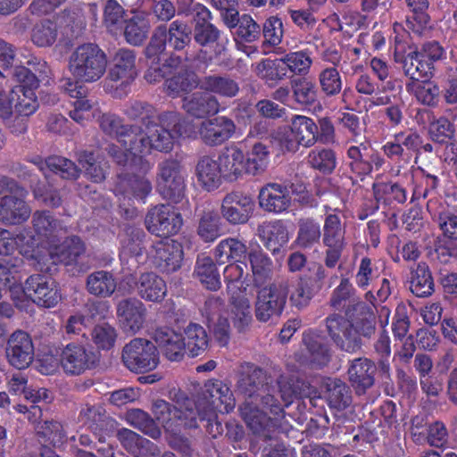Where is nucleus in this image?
<instances>
[{
    "label": "nucleus",
    "instance_id": "13",
    "mask_svg": "<svg viewBox=\"0 0 457 457\" xmlns=\"http://www.w3.org/2000/svg\"><path fill=\"white\" fill-rule=\"evenodd\" d=\"M394 60L402 64L403 73L409 79H417L431 73L430 64L426 60L419 59L418 50L411 49L408 33L395 36Z\"/></svg>",
    "mask_w": 457,
    "mask_h": 457
},
{
    "label": "nucleus",
    "instance_id": "23",
    "mask_svg": "<svg viewBox=\"0 0 457 457\" xmlns=\"http://www.w3.org/2000/svg\"><path fill=\"white\" fill-rule=\"evenodd\" d=\"M258 199L260 207L269 212H282L291 204L289 189L278 183H268L262 187L260 189Z\"/></svg>",
    "mask_w": 457,
    "mask_h": 457
},
{
    "label": "nucleus",
    "instance_id": "4",
    "mask_svg": "<svg viewBox=\"0 0 457 457\" xmlns=\"http://www.w3.org/2000/svg\"><path fill=\"white\" fill-rule=\"evenodd\" d=\"M284 417H269L258 407L246 405L243 410V419L251 432L260 437L256 453L260 457H289V448L278 437L284 432L281 420Z\"/></svg>",
    "mask_w": 457,
    "mask_h": 457
},
{
    "label": "nucleus",
    "instance_id": "5",
    "mask_svg": "<svg viewBox=\"0 0 457 457\" xmlns=\"http://www.w3.org/2000/svg\"><path fill=\"white\" fill-rule=\"evenodd\" d=\"M105 53L96 44L79 46L69 57V71L80 83H93L99 80L107 67Z\"/></svg>",
    "mask_w": 457,
    "mask_h": 457
},
{
    "label": "nucleus",
    "instance_id": "24",
    "mask_svg": "<svg viewBox=\"0 0 457 457\" xmlns=\"http://www.w3.org/2000/svg\"><path fill=\"white\" fill-rule=\"evenodd\" d=\"M257 235L264 246L273 253L289 241V231L282 220L265 221L258 226Z\"/></svg>",
    "mask_w": 457,
    "mask_h": 457
},
{
    "label": "nucleus",
    "instance_id": "61",
    "mask_svg": "<svg viewBox=\"0 0 457 457\" xmlns=\"http://www.w3.org/2000/svg\"><path fill=\"white\" fill-rule=\"evenodd\" d=\"M308 163L316 170L324 173L331 172L337 165V158L333 150L326 148H315L307 157Z\"/></svg>",
    "mask_w": 457,
    "mask_h": 457
},
{
    "label": "nucleus",
    "instance_id": "15",
    "mask_svg": "<svg viewBox=\"0 0 457 457\" xmlns=\"http://www.w3.org/2000/svg\"><path fill=\"white\" fill-rule=\"evenodd\" d=\"M34 350L30 335L18 329L8 338L5 348L7 361L17 370L27 369L34 360Z\"/></svg>",
    "mask_w": 457,
    "mask_h": 457
},
{
    "label": "nucleus",
    "instance_id": "53",
    "mask_svg": "<svg viewBox=\"0 0 457 457\" xmlns=\"http://www.w3.org/2000/svg\"><path fill=\"white\" fill-rule=\"evenodd\" d=\"M269 158L270 152L267 146L262 143L254 144L247 158L245 157L246 174L255 176L262 173L268 166Z\"/></svg>",
    "mask_w": 457,
    "mask_h": 457
},
{
    "label": "nucleus",
    "instance_id": "51",
    "mask_svg": "<svg viewBox=\"0 0 457 457\" xmlns=\"http://www.w3.org/2000/svg\"><path fill=\"white\" fill-rule=\"evenodd\" d=\"M127 420L131 426L153 439H158L162 436L161 428L156 424L154 419L143 410H130L127 412Z\"/></svg>",
    "mask_w": 457,
    "mask_h": 457
},
{
    "label": "nucleus",
    "instance_id": "62",
    "mask_svg": "<svg viewBox=\"0 0 457 457\" xmlns=\"http://www.w3.org/2000/svg\"><path fill=\"white\" fill-rule=\"evenodd\" d=\"M220 217L217 212L204 211L199 220L198 235L205 241H214L220 235Z\"/></svg>",
    "mask_w": 457,
    "mask_h": 457
},
{
    "label": "nucleus",
    "instance_id": "17",
    "mask_svg": "<svg viewBox=\"0 0 457 457\" xmlns=\"http://www.w3.org/2000/svg\"><path fill=\"white\" fill-rule=\"evenodd\" d=\"M254 210V201L247 195L231 192L225 195L221 203V215L232 225L245 224Z\"/></svg>",
    "mask_w": 457,
    "mask_h": 457
},
{
    "label": "nucleus",
    "instance_id": "58",
    "mask_svg": "<svg viewBox=\"0 0 457 457\" xmlns=\"http://www.w3.org/2000/svg\"><path fill=\"white\" fill-rule=\"evenodd\" d=\"M318 81L321 92L327 96H337L342 90V78L336 67L323 68L318 75Z\"/></svg>",
    "mask_w": 457,
    "mask_h": 457
},
{
    "label": "nucleus",
    "instance_id": "12",
    "mask_svg": "<svg viewBox=\"0 0 457 457\" xmlns=\"http://www.w3.org/2000/svg\"><path fill=\"white\" fill-rule=\"evenodd\" d=\"M100 361V354L86 346L69 343L60 353V364L63 372L70 376H79L95 369Z\"/></svg>",
    "mask_w": 457,
    "mask_h": 457
},
{
    "label": "nucleus",
    "instance_id": "56",
    "mask_svg": "<svg viewBox=\"0 0 457 457\" xmlns=\"http://www.w3.org/2000/svg\"><path fill=\"white\" fill-rule=\"evenodd\" d=\"M347 156L350 159L349 166L353 172L358 175H366L371 171L372 166L369 161V146L366 143L350 146L347 150Z\"/></svg>",
    "mask_w": 457,
    "mask_h": 457
},
{
    "label": "nucleus",
    "instance_id": "27",
    "mask_svg": "<svg viewBox=\"0 0 457 457\" xmlns=\"http://www.w3.org/2000/svg\"><path fill=\"white\" fill-rule=\"evenodd\" d=\"M99 125L102 130L112 137H115L120 145L131 154L132 145L134 141L132 136H136L137 128L124 125L121 118L115 114L105 113L99 119Z\"/></svg>",
    "mask_w": 457,
    "mask_h": 457
},
{
    "label": "nucleus",
    "instance_id": "57",
    "mask_svg": "<svg viewBox=\"0 0 457 457\" xmlns=\"http://www.w3.org/2000/svg\"><path fill=\"white\" fill-rule=\"evenodd\" d=\"M258 75L266 80H282L287 76V67L284 55L276 59H265L258 63Z\"/></svg>",
    "mask_w": 457,
    "mask_h": 457
},
{
    "label": "nucleus",
    "instance_id": "52",
    "mask_svg": "<svg viewBox=\"0 0 457 457\" xmlns=\"http://www.w3.org/2000/svg\"><path fill=\"white\" fill-rule=\"evenodd\" d=\"M194 273L207 289L217 290L220 287V275L212 258H198Z\"/></svg>",
    "mask_w": 457,
    "mask_h": 457
},
{
    "label": "nucleus",
    "instance_id": "3",
    "mask_svg": "<svg viewBox=\"0 0 457 457\" xmlns=\"http://www.w3.org/2000/svg\"><path fill=\"white\" fill-rule=\"evenodd\" d=\"M282 383L281 380L278 381L284 403H281L273 395L266 393L269 389L265 370L254 364H248L241 373L237 381V387L246 398L260 397L262 407L269 411L270 414L278 417H285V407L292 403V397L311 398L312 395L315 393L314 387L309 382L301 378L295 380L291 378L288 382V391L285 389Z\"/></svg>",
    "mask_w": 457,
    "mask_h": 457
},
{
    "label": "nucleus",
    "instance_id": "9",
    "mask_svg": "<svg viewBox=\"0 0 457 457\" xmlns=\"http://www.w3.org/2000/svg\"><path fill=\"white\" fill-rule=\"evenodd\" d=\"M136 54L133 50L119 49L112 57V65L105 79L107 89L115 90V96L121 97L135 80L137 72Z\"/></svg>",
    "mask_w": 457,
    "mask_h": 457
},
{
    "label": "nucleus",
    "instance_id": "48",
    "mask_svg": "<svg viewBox=\"0 0 457 457\" xmlns=\"http://www.w3.org/2000/svg\"><path fill=\"white\" fill-rule=\"evenodd\" d=\"M220 37V31L210 22L197 21L194 29V38L201 46L217 42L215 54H223L226 51V44L228 39L218 42Z\"/></svg>",
    "mask_w": 457,
    "mask_h": 457
},
{
    "label": "nucleus",
    "instance_id": "60",
    "mask_svg": "<svg viewBox=\"0 0 457 457\" xmlns=\"http://www.w3.org/2000/svg\"><path fill=\"white\" fill-rule=\"evenodd\" d=\"M117 437L121 445L133 455L142 453V450L148 449L152 442L129 428H121L117 432Z\"/></svg>",
    "mask_w": 457,
    "mask_h": 457
},
{
    "label": "nucleus",
    "instance_id": "63",
    "mask_svg": "<svg viewBox=\"0 0 457 457\" xmlns=\"http://www.w3.org/2000/svg\"><path fill=\"white\" fill-rule=\"evenodd\" d=\"M145 234L140 229H132L129 233H127L124 238L121 240V258L142 256L144 252L143 238Z\"/></svg>",
    "mask_w": 457,
    "mask_h": 457
},
{
    "label": "nucleus",
    "instance_id": "54",
    "mask_svg": "<svg viewBox=\"0 0 457 457\" xmlns=\"http://www.w3.org/2000/svg\"><path fill=\"white\" fill-rule=\"evenodd\" d=\"M321 237L320 224L312 219H301L298 221V232L295 244L300 248H311L320 242Z\"/></svg>",
    "mask_w": 457,
    "mask_h": 457
},
{
    "label": "nucleus",
    "instance_id": "30",
    "mask_svg": "<svg viewBox=\"0 0 457 457\" xmlns=\"http://www.w3.org/2000/svg\"><path fill=\"white\" fill-rule=\"evenodd\" d=\"M200 84L201 79L197 74L185 69L166 79L163 83V90L169 96L175 98L200 87Z\"/></svg>",
    "mask_w": 457,
    "mask_h": 457
},
{
    "label": "nucleus",
    "instance_id": "14",
    "mask_svg": "<svg viewBox=\"0 0 457 457\" xmlns=\"http://www.w3.org/2000/svg\"><path fill=\"white\" fill-rule=\"evenodd\" d=\"M145 222L152 234L168 237L179 231L183 220L174 207L170 204H159L149 210Z\"/></svg>",
    "mask_w": 457,
    "mask_h": 457
},
{
    "label": "nucleus",
    "instance_id": "10",
    "mask_svg": "<svg viewBox=\"0 0 457 457\" xmlns=\"http://www.w3.org/2000/svg\"><path fill=\"white\" fill-rule=\"evenodd\" d=\"M185 178L181 164L177 160L166 159L157 166V190L163 198L179 203L185 196Z\"/></svg>",
    "mask_w": 457,
    "mask_h": 457
},
{
    "label": "nucleus",
    "instance_id": "39",
    "mask_svg": "<svg viewBox=\"0 0 457 457\" xmlns=\"http://www.w3.org/2000/svg\"><path fill=\"white\" fill-rule=\"evenodd\" d=\"M303 343L306 347L311 361L325 366L330 360L329 349L324 340L315 332L309 329L303 334Z\"/></svg>",
    "mask_w": 457,
    "mask_h": 457
},
{
    "label": "nucleus",
    "instance_id": "21",
    "mask_svg": "<svg viewBox=\"0 0 457 457\" xmlns=\"http://www.w3.org/2000/svg\"><path fill=\"white\" fill-rule=\"evenodd\" d=\"M193 136L199 135L200 138L209 145H221L231 137L235 131V124L232 120L225 116H218L202 121Z\"/></svg>",
    "mask_w": 457,
    "mask_h": 457
},
{
    "label": "nucleus",
    "instance_id": "32",
    "mask_svg": "<svg viewBox=\"0 0 457 457\" xmlns=\"http://www.w3.org/2000/svg\"><path fill=\"white\" fill-rule=\"evenodd\" d=\"M195 173L198 182L207 191L216 189L223 179L218 160L207 155L199 159Z\"/></svg>",
    "mask_w": 457,
    "mask_h": 457
},
{
    "label": "nucleus",
    "instance_id": "8",
    "mask_svg": "<svg viewBox=\"0 0 457 457\" xmlns=\"http://www.w3.org/2000/svg\"><path fill=\"white\" fill-rule=\"evenodd\" d=\"M121 360L130 371L145 373L157 368L160 362L157 346L145 338H134L122 349Z\"/></svg>",
    "mask_w": 457,
    "mask_h": 457
},
{
    "label": "nucleus",
    "instance_id": "50",
    "mask_svg": "<svg viewBox=\"0 0 457 457\" xmlns=\"http://www.w3.org/2000/svg\"><path fill=\"white\" fill-rule=\"evenodd\" d=\"M149 22L144 13H136L127 21L124 28L126 41L133 46L141 45L147 37Z\"/></svg>",
    "mask_w": 457,
    "mask_h": 457
},
{
    "label": "nucleus",
    "instance_id": "7",
    "mask_svg": "<svg viewBox=\"0 0 457 457\" xmlns=\"http://www.w3.org/2000/svg\"><path fill=\"white\" fill-rule=\"evenodd\" d=\"M0 222L5 225H19L25 222L31 213L26 203L27 190L12 179H0Z\"/></svg>",
    "mask_w": 457,
    "mask_h": 457
},
{
    "label": "nucleus",
    "instance_id": "64",
    "mask_svg": "<svg viewBox=\"0 0 457 457\" xmlns=\"http://www.w3.org/2000/svg\"><path fill=\"white\" fill-rule=\"evenodd\" d=\"M57 37V26L54 22L46 20L37 24L31 35V39L35 45L40 47L52 46Z\"/></svg>",
    "mask_w": 457,
    "mask_h": 457
},
{
    "label": "nucleus",
    "instance_id": "36",
    "mask_svg": "<svg viewBox=\"0 0 457 457\" xmlns=\"http://www.w3.org/2000/svg\"><path fill=\"white\" fill-rule=\"evenodd\" d=\"M286 304V296L275 286L263 287L258 292L257 314H280Z\"/></svg>",
    "mask_w": 457,
    "mask_h": 457
},
{
    "label": "nucleus",
    "instance_id": "1",
    "mask_svg": "<svg viewBox=\"0 0 457 457\" xmlns=\"http://www.w3.org/2000/svg\"><path fill=\"white\" fill-rule=\"evenodd\" d=\"M195 409L178 408L170 403L157 399L152 411L167 432L177 435L182 429L197 428V420L209 423L217 419V412L228 413L235 408V398L229 387L219 379L207 380L194 395Z\"/></svg>",
    "mask_w": 457,
    "mask_h": 457
},
{
    "label": "nucleus",
    "instance_id": "49",
    "mask_svg": "<svg viewBox=\"0 0 457 457\" xmlns=\"http://www.w3.org/2000/svg\"><path fill=\"white\" fill-rule=\"evenodd\" d=\"M23 266V260L20 257H12L0 262V285L7 287L11 292V297L16 294L19 273Z\"/></svg>",
    "mask_w": 457,
    "mask_h": 457
},
{
    "label": "nucleus",
    "instance_id": "45",
    "mask_svg": "<svg viewBox=\"0 0 457 457\" xmlns=\"http://www.w3.org/2000/svg\"><path fill=\"white\" fill-rule=\"evenodd\" d=\"M290 87L293 98L298 104L311 106L316 102L318 89L312 79L306 77L294 78L290 81Z\"/></svg>",
    "mask_w": 457,
    "mask_h": 457
},
{
    "label": "nucleus",
    "instance_id": "6",
    "mask_svg": "<svg viewBox=\"0 0 457 457\" xmlns=\"http://www.w3.org/2000/svg\"><path fill=\"white\" fill-rule=\"evenodd\" d=\"M59 296L54 287V281L44 275L35 274L25 281L24 287H17L12 302L19 312H32L34 303L51 307L57 303Z\"/></svg>",
    "mask_w": 457,
    "mask_h": 457
},
{
    "label": "nucleus",
    "instance_id": "2",
    "mask_svg": "<svg viewBox=\"0 0 457 457\" xmlns=\"http://www.w3.org/2000/svg\"><path fill=\"white\" fill-rule=\"evenodd\" d=\"M158 123L154 120L145 128V130L137 129L131 154L133 162L140 167L143 172H149L151 164L144 156L152 150L168 153L172 150L174 142L180 137H193V128L184 117L177 112H164L158 116Z\"/></svg>",
    "mask_w": 457,
    "mask_h": 457
},
{
    "label": "nucleus",
    "instance_id": "20",
    "mask_svg": "<svg viewBox=\"0 0 457 457\" xmlns=\"http://www.w3.org/2000/svg\"><path fill=\"white\" fill-rule=\"evenodd\" d=\"M130 170L138 173L120 175L116 183L115 192L121 195L124 198H135L144 200L152 191L151 180L146 177L148 172L140 170V167L136 165L131 160Z\"/></svg>",
    "mask_w": 457,
    "mask_h": 457
},
{
    "label": "nucleus",
    "instance_id": "41",
    "mask_svg": "<svg viewBox=\"0 0 457 457\" xmlns=\"http://www.w3.org/2000/svg\"><path fill=\"white\" fill-rule=\"evenodd\" d=\"M249 261L256 287H262L271 278L272 261L262 250H252L249 254Z\"/></svg>",
    "mask_w": 457,
    "mask_h": 457
},
{
    "label": "nucleus",
    "instance_id": "26",
    "mask_svg": "<svg viewBox=\"0 0 457 457\" xmlns=\"http://www.w3.org/2000/svg\"><path fill=\"white\" fill-rule=\"evenodd\" d=\"M182 109L195 118L216 114L220 110L218 98L205 92H195L182 99Z\"/></svg>",
    "mask_w": 457,
    "mask_h": 457
},
{
    "label": "nucleus",
    "instance_id": "16",
    "mask_svg": "<svg viewBox=\"0 0 457 457\" xmlns=\"http://www.w3.org/2000/svg\"><path fill=\"white\" fill-rule=\"evenodd\" d=\"M158 351L170 361H181L186 356V342L182 333L170 326H157L152 335Z\"/></svg>",
    "mask_w": 457,
    "mask_h": 457
},
{
    "label": "nucleus",
    "instance_id": "18",
    "mask_svg": "<svg viewBox=\"0 0 457 457\" xmlns=\"http://www.w3.org/2000/svg\"><path fill=\"white\" fill-rule=\"evenodd\" d=\"M153 262L164 272H173L180 268L183 260L181 245L170 238L153 244L149 253Z\"/></svg>",
    "mask_w": 457,
    "mask_h": 457
},
{
    "label": "nucleus",
    "instance_id": "34",
    "mask_svg": "<svg viewBox=\"0 0 457 457\" xmlns=\"http://www.w3.org/2000/svg\"><path fill=\"white\" fill-rule=\"evenodd\" d=\"M432 74L429 73L417 79H410L406 83V90L413 95L418 102L425 105L436 104L440 94L438 86L428 80Z\"/></svg>",
    "mask_w": 457,
    "mask_h": 457
},
{
    "label": "nucleus",
    "instance_id": "42",
    "mask_svg": "<svg viewBox=\"0 0 457 457\" xmlns=\"http://www.w3.org/2000/svg\"><path fill=\"white\" fill-rule=\"evenodd\" d=\"M116 286L113 275L106 270L92 272L87 278V291L100 297L110 296L115 291Z\"/></svg>",
    "mask_w": 457,
    "mask_h": 457
},
{
    "label": "nucleus",
    "instance_id": "25",
    "mask_svg": "<svg viewBox=\"0 0 457 457\" xmlns=\"http://www.w3.org/2000/svg\"><path fill=\"white\" fill-rule=\"evenodd\" d=\"M355 290L348 278L342 277L339 285L333 290L330 305L335 311L350 314L361 312L363 303L354 295Z\"/></svg>",
    "mask_w": 457,
    "mask_h": 457
},
{
    "label": "nucleus",
    "instance_id": "44",
    "mask_svg": "<svg viewBox=\"0 0 457 457\" xmlns=\"http://www.w3.org/2000/svg\"><path fill=\"white\" fill-rule=\"evenodd\" d=\"M137 289L139 295L149 301H160L166 294L164 280L153 272L141 275Z\"/></svg>",
    "mask_w": 457,
    "mask_h": 457
},
{
    "label": "nucleus",
    "instance_id": "11",
    "mask_svg": "<svg viewBox=\"0 0 457 457\" xmlns=\"http://www.w3.org/2000/svg\"><path fill=\"white\" fill-rule=\"evenodd\" d=\"M322 242L326 247L324 264L328 269H334L341 262L347 245L345 228L337 215L329 214L326 217Z\"/></svg>",
    "mask_w": 457,
    "mask_h": 457
},
{
    "label": "nucleus",
    "instance_id": "29",
    "mask_svg": "<svg viewBox=\"0 0 457 457\" xmlns=\"http://www.w3.org/2000/svg\"><path fill=\"white\" fill-rule=\"evenodd\" d=\"M217 160L222 177L226 180L235 181L246 174L245 154L237 147L225 149Z\"/></svg>",
    "mask_w": 457,
    "mask_h": 457
},
{
    "label": "nucleus",
    "instance_id": "59",
    "mask_svg": "<svg viewBox=\"0 0 457 457\" xmlns=\"http://www.w3.org/2000/svg\"><path fill=\"white\" fill-rule=\"evenodd\" d=\"M289 72L295 76L305 77L312 65V59L305 50L289 52L284 55Z\"/></svg>",
    "mask_w": 457,
    "mask_h": 457
},
{
    "label": "nucleus",
    "instance_id": "47",
    "mask_svg": "<svg viewBox=\"0 0 457 457\" xmlns=\"http://www.w3.org/2000/svg\"><path fill=\"white\" fill-rule=\"evenodd\" d=\"M35 88H26L24 86H15L12 89L14 99V110L20 116H29L38 108Z\"/></svg>",
    "mask_w": 457,
    "mask_h": 457
},
{
    "label": "nucleus",
    "instance_id": "55",
    "mask_svg": "<svg viewBox=\"0 0 457 457\" xmlns=\"http://www.w3.org/2000/svg\"><path fill=\"white\" fill-rule=\"evenodd\" d=\"M124 114L132 120L140 121L146 128L156 118V110L147 102L131 100L126 104Z\"/></svg>",
    "mask_w": 457,
    "mask_h": 457
},
{
    "label": "nucleus",
    "instance_id": "46",
    "mask_svg": "<svg viewBox=\"0 0 457 457\" xmlns=\"http://www.w3.org/2000/svg\"><path fill=\"white\" fill-rule=\"evenodd\" d=\"M246 245L237 238L228 237L221 240L215 248L214 256L219 263L228 261L241 262L245 257Z\"/></svg>",
    "mask_w": 457,
    "mask_h": 457
},
{
    "label": "nucleus",
    "instance_id": "37",
    "mask_svg": "<svg viewBox=\"0 0 457 457\" xmlns=\"http://www.w3.org/2000/svg\"><path fill=\"white\" fill-rule=\"evenodd\" d=\"M326 397L330 408L337 411L346 409L352 403L349 386L339 378H328L326 382Z\"/></svg>",
    "mask_w": 457,
    "mask_h": 457
},
{
    "label": "nucleus",
    "instance_id": "22",
    "mask_svg": "<svg viewBox=\"0 0 457 457\" xmlns=\"http://www.w3.org/2000/svg\"><path fill=\"white\" fill-rule=\"evenodd\" d=\"M377 366L368 358H356L348 368L349 381L358 395H364L375 382Z\"/></svg>",
    "mask_w": 457,
    "mask_h": 457
},
{
    "label": "nucleus",
    "instance_id": "38",
    "mask_svg": "<svg viewBox=\"0 0 457 457\" xmlns=\"http://www.w3.org/2000/svg\"><path fill=\"white\" fill-rule=\"evenodd\" d=\"M303 147L312 146L318 140V125L307 116L295 115L289 125Z\"/></svg>",
    "mask_w": 457,
    "mask_h": 457
},
{
    "label": "nucleus",
    "instance_id": "35",
    "mask_svg": "<svg viewBox=\"0 0 457 457\" xmlns=\"http://www.w3.org/2000/svg\"><path fill=\"white\" fill-rule=\"evenodd\" d=\"M186 342V354L191 358L203 354L209 346V337L205 328L194 322H190L184 328Z\"/></svg>",
    "mask_w": 457,
    "mask_h": 457
},
{
    "label": "nucleus",
    "instance_id": "28",
    "mask_svg": "<svg viewBox=\"0 0 457 457\" xmlns=\"http://www.w3.org/2000/svg\"><path fill=\"white\" fill-rule=\"evenodd\" d=\"M200 88L221 97L233 98L240 92L237 79L227 74H211L201 79Z\"/></svg>",
    "mask_w": 457,
    "mask_h": 457
},
{
    "label": "nucleus",
    "instance_id": "31",
    "mask_svg": "<svg viewBox=\"0 0 457 457\" xmlns=\"http://www.w3.org/2000/svg\"><path fill=\"white\" fill-rule=\"evenodd\" d=\"M31 223L37 237L49 242H54L63 233L61 221L48 211H36Z\"/></svg>",
    "mask_w": 457,
    "mask_h": 457
},
{
    "label": "nucleus",
    "instance_id": "43",
    "mask_svg": "<svg viewBox=\"0 0 457 457\" xmlns=\"http://www.w3.org/2000/svg\"><path fill=\"white\" fill-rule=\"evenodd\" d=\"M34 428L40 439L54 447L62 445L67 439L62 423L55 420H46L36 425Z\"/></svg>",
    "mask_w": 457,
    "mask_h": 457
},
{
    "label": "nucleus",
    "instance_id": "40",
    "mask_svg": "<svg viewBox=\"0 0 457 457\" xmlns=\"http://www.w3.org/2000/svg\"><path fill=\"white\" fill-rule=\"evenodd\" d=\"M434 280L428 266L420 262L411 272L410 290L419 297L430 295L434 292Z\"/></svg>",
    "mask_w": 457,
    "mask_h": 457
},
{
    "label": "nucleus",
    "instance_id": "33",
    "mask_svg": "<svg viewBox=\"0 0 457 457\" xmlns=\"http://www.w3.org/2000/svg\"><path fill=\"white\" fill-rule=\"evenodd\" d=\"M85 252V246L78 237H67L61 245L50 248L49 255L54 263L71 265Z\"/></svg>",
    "mask_w": 457,
    "mask_h": 457
},
{
    "label": "nucleus",
    "instance_id": "19",
    "mask_svg": "<svg viewBox=\"0 0 457 457\" xmlns=\"http://www.w3.org/2000/svg\"><path fill=\"white\" fill-rule=\"evenodd\" d=\"M326 326L328 335L341 350L348 353L359 350V342L352 318L349 316H328Z\"/></svg>",
    "mask_w": 457,
    "mask_h": 457
}]
</instances>
